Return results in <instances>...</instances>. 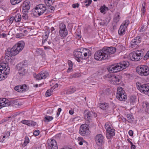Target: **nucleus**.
<instances>
[{
    "label": "nucleus",
    "instance_id": "nucleus-21",
    "mask_svg": "<svg viewBox=\"0 0 149 149\" xmlns=\"http://www.w3.org/2000/svg\"><path fill=\"white\" fill-rule=\"evenodd\" d=\"M22 6L23 12L27 13L30 8L31 4L30 1L27 0L24 1L22 5Z\"/></svg>",
    "mask_w": 149,
    "mask_h": 149
},
{
    "label": "nucleus",
    "instance_id": "nucleus-12",
    "mask_svg": "<svg viewBox=\"0 0 149 149\" xmlns=\"http://www.w3.org/2000/svg\"><path fill=\"white\" fill-rule=\"evenodd\" d=\"M129 23V20L127 19L123 22L118 30V33L119 35L123 36L125 33Z\"/></svg>",
    "mask_w": 149,
    "mask_h": 149
},
{
    "label": "nucleus",
    "instance_id": "nucleus-41",
    "mask_svg": "<svg viewBox=\"0 0 149 149\" xmlns=\"http://www.w3.org/2000/svg\"><path fill=\"white\" fill-rule=\"evenodd\" d=\"M29 140L28 138H26L22 144V146H26L28 143H29Z\"/></svg>",
    "mask_w": 149,
    "mask_h": 149
},
{
    "label": "nucleus",
    "instance_id": "nucleus-40",
    "mask_svg": "<svg viewBox=\"0 0 149 149\" xmlns=\"http://www.w3.org/2000/svg\"><path fill=\"white\" fill-rule=\"evenodd\" d=\"M92 2L91 0H86L84 1V3H86L85 6L87 7L90 6Z\"/></svg>",
    "mask_w": 149,
    "mask_h": 149
},
{
    "label": "nucleus",
    "instance_id": "nucleus-35",
    "mask_svg": "<svg viewBox=\"0 0 149 149\" xmlns=\"http://www.w3.org/2000/svg\"><path fill=\"white\" fill-rule=\"evenodd\" d=\"M52 0H45V3L47 6H51L53 4Z\"/></svg>",
    "mask_w": 149,
    "mask_h": 149
},
{
    "label": "nucleus",
    "instance_id": "nucleus-60",
    "mask_svg": "<svg viewBox=\"0 0 149 149\" xmlns=\"http://www.w3.org/2000/svg\"><path fill=\"white\" fill-rule=\"evenodd\" d=\"M83 142H86V141L84 140V141H82L79 142V143L80 145H82L83 144Z\"/></svg>",
    "mask_w": 149,
    "mask_h": 149
},
{
    "label": "nucleus",
    "instance_id": "nucleus-45",
    "mask_svg": "<svg viewBox=\"0 0 149 149\" xmlns=\"http://www.w3.org/2000/svg\"><path fill=\"white\" fill-rule=\"evenodd\" d=\"M26 13H23V14L22 16V18L25 20H27L28 19V15Z\"/></svg>",
    "mask_w": 149,
    "mask_h": 149
},
{
    "label": "nucleus",
    "instance_id": "nucleus-34",
    "mask_svg": "<svg viewBox=\"0 0 149 149\" xmlns=\"http://www.w3.org/2000/svg\"><path fill=\"white\" fill-rule=\"evenodd\" d=\"M45 120L44 121L45 122H49L51 121L53 119V118L52 116H47L45 118Z\"/></svg>",
    "mask_w": 149,
    "mask_h": 149
},
{
    "label": "nucleus",
    "instance_id": "nucleus-50",
    "mask_svg": "<svg viewBox=\"0 0 149 149\" xmlns=\"http://www.w3.org/2000/svg\"><path fill=\"white\" fill-rule=\"evenodd\" d=\"M79 5L78 3L74 4L72 5L73 8H75L76 7L78 8L79 7Z\"/></svg>",
    "mask_w": 149,
    "mask_h": 149
},
{
    "label": "nucleus",
    "instance_id": "nucleus-46",
    "mask_svg": "<svg viewBox=\"0 0 149 149\" xmlns=\"http://www.w3.org/2000/svg\"><path fill=\"white\" fill-rule=\"evenodd\" d=\"M145 3H143L142 5V8L141 9V11L143 13H144L146 12V9L145 7Z\"/></svg>",
    "mask_w": 149,
    "mask_h": 149
},
{
    "label": "nucleus",
    "instance_id": "nucleus-63",
    "mask_svg": "<svg viewBox=\"0 0 149 149\" xmlns=\"http://www.w3.org/2000/svg\"><path fill=\"white\" fill-rule=\"evenodd\" d=\"M69 113H70V114L71 115H72L74 113V112L72 110H70L69 111Z\"/></svg>",
    "mask_w": 149,
    "mask_h": 149
},
{
    "label": "nucleus",
    "instance_id": "nucleus-3",
    "mask_svg": "<svg viewBox=\"0 0 149 149\" xmlns=\"http://www.w3.org/2000/svg\"><path fill=\"white\" fill-rule=\"evenodd\" d=\"M129 65V62L123 61L115 65H112L108 68L110 73L117 72L126 68Z\"/></svg>",
    "mask_w": 149,
    "mask_h": 149
},
{
    "label": "nucleus",
    "instance_id": "nucleus-11",
    "mask_svg": "<svg viewBox=\"0 0 149 149\" xmlns=\"http://www.w3.org/2000/svg\"><path fill=\"white\" fill-rule=\"evenodd\" d=\"M88 125L86 124H84L81 125L79 128V134L83 136H86L89 134V131L88 128V125H90L89 123L90 122H87Z\"/></svg>",
    "mask_w": 149,
    "mask_h": 149
},
{
    "label": "nucleus",
    "instance_id": "nucleus-39",
    "mask_svg": "<svg viewBox=\"0 0 149 149\" xmlns=\"http://www.w3.org/2000/svg\"><path fill=\"white\" fill-rule=\"evenodd\" d=\"M21 0H10V2L13 5H15L20 2Z\"/></svg>",
    "mask_w": 149,
    "mask_h": 149
},
{
    "label": "nucleus",
    "instance_id": "nucleus-17",
    "mask_svg": "<svg viewBox=\"0 0 149 149\" xmlns=\"http://www.w3.org/2000/svg\"><path fill=\"white\" fill-rule=\"evenodd\" d=\"M141 38L139 36L135 37L132 40L130 43V47L135 48L141 42Z\"/></svg>",
    "mask_w": 149,
    "mask_h": 149
},
{
    "label": "nucleus",
    "instance_id": "nucleus-19",
    "mask_svg": "<svg viewBox=\"0 0 149 149\" xmlns=\"http://www.w3.org/2000/svg\"><path fill=\"white\" fill-rule=\"evenodd\" d=\"M95 139L97 145L102 146L104 145V137L102 134H99L96 135Z\"/></svg>",
    "mask_w": 149,
    "mask_h": 149
},
{
    "label": "nucleus",
    "instance_id": "nucleus-64",
    "mask_svg": "<svg viewBox=\"0 0 149 149\" xmlns=\"http://www.w3.org/2000/svg\"><path fill=\"white\" fill-rule=\"evenodd\" d=\"M131 139H127V140L128 142L130 143L131 144H132V143L130 141Z\"/></svg>",
    "mask_w": 149,
    "mask_h": 149
},
{
    "label": "nucleus",
    "instance_id": "nucleus-7",
    "mask_svg": "<svg viewBox=\"0 0 149 149\" xmlns=\"http://www.w3.org/2000/svg\"><path fill=\"white\" fill-rule=\"evenodd\" d=\"M106 130V136L107 139H111L115 134V130L109 122L106 123L104 125Z\"/></svg>",
    "mask_w": 149,
    "mask_h": 149
},
{
    "label": "nucleus",
    "instance_id": "nucleus-26",
    "mask_svg": "<svg viewBox=\"0 0 149 149\" xmlns=\"http://www.w3.org/2000/svg\"><path fill=\"white\" fill-rule=\"evenodd\" d=\"M120 13L118 12L115 14L113 18L114 22L116 23L119 21L120 19Z\"/></svg>",
    "mask_w": 149,
    "mask_h": 149
},
{
    "label": "nucleus",
    "instance_id": "nucleus-9",
    "mask_svg": "<svg viewBox=\"0 0 149 149\" xmlns=\"http://www.w3.org/2000/svg\"><path fill=\"white\" fill-rule=\"evenodd\" d=\"M138 73L141 76H147L149 75V67L145 65H141L136 68Z\"/></svg>",
    "mask_w": 149,
    "mask_h": 149
},
{
    "label": "nucleus",
    "instance_id": "nucleus-36",
    "mask_svg": "<svg viewBox=\"0 0 149 149\" xmlns=\"http://www.w3.org/2000/svg\"><path fill=\"white\" fill-rule=\"evenodd\" d=\"M43 52L41 49H37L36 51V54L37 55H41L43 54Z\"/></svg>",
    "mask_w": 149,
    "mask_h": 149
},
{
    "label": "nucleus",
    "instance_id": "nucleus-55",
    "mask_svg": "<svg viewBox=\"0 0 149 149\" xmlns=\"http://www.w3.org/2000/svg\"><path fill=\"white\" fill-rule=\"evenodd\" d=\"M144 26H142L140 30V32H143L144 31H145V29H144Z\"/></svg>",
    "mask_w": 149,
    "mask_h": 149
},
{
    "label": "nucleus",
    "instance_id": "nucleus-20",
    "mask_svg": "<svg viewBox=\"0 0 149 149\" xmlns=\"http://www.w3.org/2000/svg\"><path fill=\"white\" fill-rule=\"evenodd\" d=\"M49 75L48 73L45 71H42L39 73L34 76V77L38 80L45 79Z\"/></svg>",
    "mask_w": 149,
    "mask_h": 149
},
{
    "label": "nucleus",
    "instance_id": "nucleus-33",
    "mask_svg": "<svg viewBox=\"0 0 149 149\" xmlns=\"http://www.w3.org/2000/svg\"><path fill=\"white\" fill-rule=\"evenodd\" d=\"M142 105L144 108H146L147 109H149V103L147 102H143L142 103Z\"/></svg>",
    "mask_w": 149,
    "mask_h": 149
},
{
    "label": "nucleus",
    "instance_id": "nucleus-31",
    "mask_svg": "<svg viewBox=\"0 0 149 149\" xmlns=\"http://www.w3.org/2000/svg\"><path fill=\"white\" fill-rule=\"evenodd\" d=\"M14 17L15 18V20L16 22H20L21 19V15L19 13L17 14Z\"/></svg>",
    "mask_w": 149,
    "mask_h": 149
},
{
    "label": "nucleus",
    "instance_id": "nucleus-1",
    "mask_svg": "<svg viewBox=\"0 0 149 149\" xmlns=\"http://www.w3.org/2000/svg\"><path fill=\"white\" fill-rule=\"evenodd\" d=\"M116 51V48L114 47L103 48L102 49L98 51L95 53L94 58L95 60L99 61L108 59L110 57V55L113 54Z\"/></svg>",
    "mask_w": 149,
    "mask_h": 149
},
{
    "label": "nucleus",
    "instance_id": "nucleus-47",
    "mask_svg": "<svg viewBox=\"0 0 149 149\" xmlns=\"http://www.w3.org/2000/svg\"><path fill=\"white\" fill-rule=\"evenodd\" d=\"M14 20H15L14 17H10L9 21V23L11 24L13 23Z\"/></svg>",
    "mask_w": 149,
    "mask_h": 149
},
{
    "label": "nucleus",
    "instance_id": "nucleus-61",
    "mask_svg": "<svg viewBox=\"0 0 149 149\" xmlns=\"http://www.w3.org/2000/svg\"><path fill=\"white\" fill-rule=\"evenodd\" d=\"M97 146V149H103L102 147V146Z\"/></svg>",
    "mask_w": 149,
    "mask_h": 149
},
{
    "label": "nucleus",
    "instance_id": "nucleus-43",
    "mask_svg": "<svg viewBox=\"0 0 149 149\" xmlns=\"http://www.w3.org/2000/svg\"><path fill=\"white\" fill-rule=\"evenodd\" d=\"M43 45L44 46V48L45 49H49L51 48L49 46H48L47 43H43Z\"/></svg>",
    "mask_w": 149,
    "mask_h": 149
},
{
    "label": "nucleus",
    "instance_id": "nucleus-16",
    "mask_svg": "<svg viewBox=\"0 0 149 149\" xmlns=\"http://www.w3.org/2000/svg\"><path fill=\"white\" fill-rule=\"evenodd\" d=\"M29 86L28 85L23 84L17 86L15 87V89L19 92H25L29 89Z\"/></svg>",
    "mask_w": 149,
    "mask_h": 149
},
{
    "label": "nucleus",
    "instance_id": "nucleus-38",
    "mask_svg": "<svg viewBox=\"0 0 149 149\" xmlns=\"http://www.w3.org/2000/svg\"><path fill=\"white\" fill-rule=\"evenodd\" d=\"M53 91L52 88L47 90L46 93L47 97H49L51 95Z\"/></svg>",
    "mask_w": 149,
    "mask_h": 149
},
{
    "label": "nucleus",
    "instance_id": "nucleus-32",
    "mask_svg": "<svg viewBox=\"0 0 149 149\" xmlns=\"http://www.w3.org/2000/svg\"><path fill=\"white\" fill-rule=\"evenodd\" d=\"M49 36V33H45V35H44L43 36L42 41V44L45 43V42H46L47 41V39L48 38Z\"/></svg>",
    "mask_w": 149,
    "mask_h": 149
},
{
    "label": "nucleus",
    "instance_id": "nucleus-49",
    "mask_svg": "<svg viewBox=\"0 0 149 149\" xmlns=\"http://www.w3.org/2000/svg\"><path fill=\"white\" fill-rule=\"evenodd\" d=\"M61 110H62V109L61 108H60L58 109V111H57V112L56 114L58 116H59V115H60V113L61 112Z\"/></svg>",
    "mask_w": 149,
    "mask_h": 149
},
{
    "label": "nucleus",
    "instance_id": "nucleus-27",
    "mask_svg": "<svg viewBox=\"0 0 149 149\" xmlns=\"http://www.w3.org/2000/svg\"><path fill=\"white\" fill-rule=\"evenodd\" d=\"M130 102L132 104H134L136 102V97L135 95H133L130 97Z\"/></svg>",
    "mask_w": 149,
    "mask_h": 149
},
{
    "label": "nucleus",
    "instance_id": "nucleus-48",
    "mask_svg": "<svg viewBox=\"0 0 149 149\" xmlns=\"http://www.w3.org/2000/svg\"><path fill=\"white\" fill-rule=\"evenodd\" d=\"M39 132H40L39 130H35L33 132V134L35 136H37L39 134Z\"/></svg>",
    "mask_w": 149,
    "mask_h": 149
},
{
    "label": "nucleus",
    "instance_id": "nucleus-29",
    "mask_svg": "<svg viewBox=\"0 0 149 149\" xmlns=\"http://www.w3.org/2000/svg\"><path fill=\"white\" fill-rule=\"evenodd\" d=\"M109 107L108 104L106 103H101L100 105V107L103 110H105Z\"/></svg>",
    "mask_w": 149,
    "mask_h": 149
},
{
    "label": "nucleus",
    "instance_id": "nucleus-8",
    "mask_svg": "<svg viewBox=\"0 0 149 149\" xmlns=\"http://www.w3.org/2000/svg\"><path fill=\"white\" fill-rule=\"evenodd\" d=\"M27 63V61L25 60L17 65V69L18 71V74L20 76L24 75L27 72L26 67Z\"/></svg>",
    "mask_w": 149,
    "mask_h": 149
},
{
    "label": "nucleus",
    "instance_id": "nucleus-24",
    "mask_svg": "<svg viewBox=\"0 0 149 149\" xmlns=\"http://www.w3.org/2000/svg\"><path fill=\"white\" fill-rule=\"evenodd\" d=\"M49 149H58L57 143L56 141L53 139L51 140L49 143Z\"/></svg>",
    "mask_w": 149,
    "mask_h": 149
},
{
    "label": "nucleus",
    "instance_id": "nucleus-30",
    "mask_svg": "<svg viewBox=\"0 0 149 149\" xmlns=\"http://www.w3.org/2000/svg\"><path fill=\"white\" fill-rule=\"evenodd\" d=\"M76 91V88L74 87H70L69 89H68L67 91V93L71 94L74 93Z\"/></svg>",
    "mask_w": 149,
    "mask_h": 149
},
{
    "label": "nucleus",
    "instance_id": "nucleus-62",
    "mask_svg": "<svg viewBox=\"0 0 149 149\" xmlns=\"http://www.w3.org/2000/svg\"><path fill=\"white\" fill-rule=\"evenodd\" d=\"M1 34V37H3V38H4V37H5L6 36V34L4 33H2Z\"/></svg>",
    "mask_w": 149,
    "mask_h": 149
},
{
    "label": "nucleus",
    "instance_id": "nucleus-54",
    "mask_svg": "<svg viewBox=\"0 0 149 149\" xmlns=\"http://www.w3.org/2000/svg\"><path fill=\"white\" fill-rule=\"evenodd\" d=\"M45 43H47L48 46L51 45L52 44V43L50 41H48L47 42H45Z\"/></svg>",
    "mask_w": 149,
    "mask_h": 149
},
{
    "label": "nucleus",
    "instance_id": "nucleus-25",
    "mask_svg": "<svg viewBox=\"0 0 149 149\" xmlns=\"http://www.w3.org/2000/svg\"><path fill=\"white\" fill-rule=\"evenodd\" d=\"M21 123L23 124L26 125L28 126H34L36 125V123L33 121L27 120H22Z\"/></svg>",
    "mask_w": 149,
    "mask_h": 149
},
{
    "label": "nucleus",
    "instance_id": "nucleus-28",
    "mask_svg": "<svg viewBox=\"0 0 149 149\" xmlns=\"http://www.w3.org/2000/svg\"><path fill=\"white\" fill-rule=\"evenodd\" d=\"M126 117L128 121L130 123H132L134 121V118L133 116L130 114H127Z\"/></svg>",
    "mask_w": 149,
    "mask_h": 149
},
{
    "label": "nucleus",
    "instance_id": "nucleus-52",
    "mask_svg": "<svg viewBox=\"0 0 149 149\" xmlns=\"http://www.w3.org/2000/svg\"><path fill=\"white\" fill-rule=\"evenodd\" d=\"M78 141L79 142L82 141H84V140L82 137H79L78 138Z\"/></svg>",
    "mask_w": 149,
    "mask_h": 149
},
{
    "label": "nucleus",
    "instance_id": "nucleus-13",
    "mask_svg": "<svg viewBox=\"0 0 149 149\" xmlns=\"http://www.w3.org/2000/svg\"><path fill=\"white\" fill-rule=\"evenodd\" d=\"M124 91L121 87L118 88L117 93L116 95V98L120 101H125L127 97L125 94Z\"/></svg>",
    "mask_w": 149,
    "mask_h": 149
},
{
    "label": "nucleus",
    "instance_id": "nucleus-15",
    "mask_svg": "<svg viewBox=\"0 0 149 149\" xmlns=\"http://www.w3.org/2000/svg\"><path fill=\"white\" fill-rule=\"evenodd\" d=\"M106 77L111 80L113 84L117 85L120 83V80L118 78V77L113 75V74H107Z\"/></svg>",
    "mask_w": 149,
    "mask_h": 149
},
{
    "label": "nucleus",
    "instance_id": "nucleus-53",
    "mask_svg": "<svg viewBox=\"0 0 149 149\" xmlns=\"http://www.w3.org/2000/svg\"><path fill=\"white\" fill-rule=\"evenodd\" d=\"M100 12L102 13H103L105 10V8L103 7H101L100 8Z\"/></svg>",
    "mask_w": 149,
    "mask_h": 149
},
{
    "label": "nucleus",
    "instance_id": "nucleus-58",
    "mask_svg": "<svg viewBox=\"0 0 149 149\" xmlns=\"http://www.w3.org/2000/svg\"><path fill=\"white\" fill-rule=\"evenodd\" d=\"M11 117H8L7 118H6L5 119H3L2 120V122H6L8 120V119L9 118H10Z\"/></svg>",
    "mask_w": 149,
    "mask_h": 149
},
{
    "label": "nucleus",
    "instance_id": "nucleus-4",
    "mask_svg": "<svg viewBox=\"0 0 149 149\" xmlns=\"http://www.w3.org/2000/svg\"><path fill=\"white\" fill-rule=\"evenodd\" d=\"M91 52L86 49L81 48L77 50H75L74 52V55L78 62H80L81 59H85V57L88 55H91Z\"/></svg>",
    "mask_w": 149,
    "mask_h": 149
},
{
    "label": "nucleus",
    "instance_id": "nucleus-23",
    "mask_svg": "<svg viewBox=\"0 0 149 149\" xmlns=\"http://www.w3.org/2000/svg\"><path fill=\"white\" fill-rule=\"evenodd\" d=\"M10 103L8 100L5 98H0V109L4 107L8 106Z\"/></svg>",
    "mask_w": 149,
    "mask_h": 149
},
{
    "label": "nucleus",
    "instance_id": "nucleus-10",
    "mask_svg": "<svg viewBox=\"0 0 149 149\" xmlns=\"http://www.w3.org/2000/svg\"><path fill=\"white\" fill-rule=\"evenodd\" d=\"M143 52L137 50L132 52L130 54V58L132 61H138L142 58Z\"/></svg>",
    "mask_w": 149,
    "mask_h": 149
},
{
    "label": "nucleus",
    "instance_id": "nucleus-14",
    "mask_svg": "<svg viewBox=\"0 0 149 149\" xmlns=\"http://www.w3.org/2000/svg\"><path fill=\"white\" fill-rule=\"evenodd\" d=\"M97 114L92 111H90L88 110H86L84 112V116L85 118L89 122L93 118H95L97 116Z\"/></svg>",
    "mask_w": 149,
    "mask_h": 149
},
{
    "label": "nucleus",
    "instance_id": "nucleus-22",
    "mask_svg": "<svg viewBox=\"0 0 149 149\" xmlns=\"http://www.w3.org/2000/svg\"><path fill=\"white\" fill-rule=\"evenodd\" d=\"M138 89L142 93L146 94L149 93V86L147 84H143L140 86H138Z\"/></svg>",
    "mask_w": 149,
    "mask_h": 149
},
{
    "label": "nucleus",
    "instance_id": "nucleus-51",
    "mask_svg": "<svg viewBox=\"0 0 149 149\" xmlns=\"http://www.w3.org/2000/svg\"><path fill=\"white\" fill-rule=\"evenodd\" d=\"M128 134L130 136H133V131L131 130H130L128 132Z\"/></svg>",
    "mask_w": 149,
    "mask_h": 149
},
{
    "label": "nucleus",
    "instance_id": "nucleus-18",
    "mask_svg": "<svg viewBox=\"0 0 149 149\" xmlns=\"http://www.w3.org/2000/svg\"><path fill=\"white\" fill-rule=\"evenodd\" d=\"M59 33L60 36L62 37H65L67 35L68 31L66 26L64 24H60Z\"/></svg>",
    "mask_w": 149,
    "mask_h": 149
},
{
    "label": "nucleus",
    "instance_id": "nucleus-6",
    "mask_svg": "<svg viewBox=\"0 0 149 149\" xmlns=\"http://www.w3.org/2000/svg\"><path fill=\"white\" fill-rule=\"evenodd\" d=\"M46 10V7L45 4H39L36 6L33 10V15L36 17L40 16L42 15Z\"/></svg>",
    "mask_w": 149,
    "mask_h": 149
},
{
    "label": "nucleus",
    "instance_id": "nucleus-57",
    "mask_svg": "<svg viewBox=\"0 0 149 149\" xmlns=\"http://www.w3.org/2000/svg\"><path fill=\"white\" fill-rule=\"evenodd\" d=\"M5 135L6 136V137H8L10 135V132L8 131L7 132Z\"/></svg>",
    "mask_w": 149,
    "mask_h": 149
},
{
    "label": "nucleus",
    "instance_id": "nucleus-2",
    "mask_svg": "<svg viewBox=\"0 0 149 149\" xmlns=\"http://www.w3.org/2000/svg\"><path fill=\"white\" fill-rule=\"evenodd\" d=\"M24 43L23 41H20L17 44L15 45L11 48H8L6 53L8 57L15 56L18 54L23 49Z\"/></svg>",
    "mask_w": 149,
    "mask_h": 149
},
{
    "label": "nucleus",
    "instance_id": "nucleus-42",
    "mask_svg": "<svg viewBox=\"0 0 149 149\" xmlns=\"http://www.w3.org/2000/svg\"><path fill=\"white\" fill-rule=\"evenodd\" d=\"M48 8L49 9V11L50 12H52L54 11V10L55 8L54 6H48Z\"/></svg>",
    "mask_w": 149,
    "mask_h": 149
},
{
    "label": "nucleus",
    "instance_id": "nucleus-59",
    "mask_svg": "<svg viewBox=\"0 0 149 149\" xmlns=\"http://www.w3.org/2000/svg\"><path fill=\"white\" fill-rule=\"evenodd\" d=\"M131 149H135L136 147L135 146L133 145V143L132 144H131Z\"/></svg>",
    "mask_w": 149,
    "mask_h": 149
},
{
    "label": "nucleus",
    "instance_id": "nucleus-44",
    "mask_svg": "<svg viewBox=\"0 0 149 149\" xmlns=\"http://www.w3.org/2000/svg\"><path fill=\"white\" fill-rule=\"evenodd\" d=\"M149 58V50L148 51L145 55L144 56L143 59L144 60H146Z\"/></svg>",
    "mask_w": 149,
    "mask_h": 149
},
{
    "label": "nucleus",
    "instance_id": "nucleus-56",
    "mask_svg": "<svg viewBox=\"0 0 149 149\" xmlns=\"http://www.w3.org/2000/svg\"><path fill=\"white\" fill-rule=\"evenodd\" d=\"M6 135H4L3 137V138L1 140V143H3L4 142V141L5 140V138L6 137Z\"/></svg>",
    "mask_w": 149,
    "mask_h": 149
},
{
    "label": "nucleus",
    "instance_id": "nucleus-37",
    "mask_svg": "<svg viewBox=\"0 0 149 149\" xmlns=\"http://www.w3.org/2000/svg\"><path fill=\"white\" fill-rule=\"evenodd\" d=\"M68 64L69 67L68 70L67 71L69 72L72 68L73 64L72 62L70 60H69L68 61Z\"/></svg>",
    "mask_w": 149,
    "mask_h": 149
},
{
    "label": "nucleus",
    "instance_id": "nucleus-5",
    "mask_svg": "<svg viewBox=\"0 0 149 149\" xmlns=\"http://www.w3.org/2000/svg\"><path fill=\"white\" fill-rule=\"evenodd\" d=\"M10 68L8 63L2 62L0 64V81L4 80L9 74Z\"/></svg>",
    "mask_w": 149,
    "mask_h": 149
}]
</instances>
